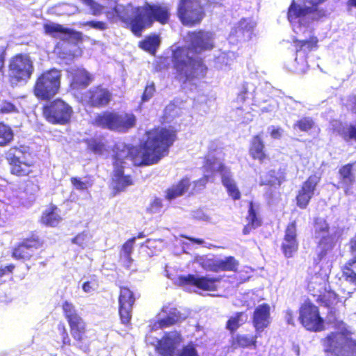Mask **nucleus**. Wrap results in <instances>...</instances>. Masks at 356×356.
Returning a JSON list of instances; mask_svg holds the SVG:
<instances>
[{
	"label": "nucleus",
	"instance_id": "dca6fc26",
	"mask_svg": "<svg viewBox=\"0 0 356 356\" xmlns=\"http://www.w3.org/2000/svg\"><path fill=\"white\" fill-rule=\"evenodd\" d=\"M321 181V177L316 174L309 175L300 185L296 196V202L301 209H306L315 194Z\"/></svg>",
	"mask_w": 356,
	"mask_h": 356
},
{
	"label": "nucleus",
	"instance_id": "603ef678",
	"mask_svg": "<svg viewBox=\"0 0 356 356\" xmlns=\"http://www.w3.org/2000/svg\"><path fill=\"white\" fill-rule=\"evenodd\" d=\"M156 91L155 85L153 82L147 84L144 89V91L141 96V100L143 102L149 101L154 95Z\"/></svg>",
	"mask_w": 356,
	"mask_h": 356
},
{
	"label": "nucleus",
	"instance_id": "58836bf2",
	"mask_svg": "<svg viewBox=\"0 0 356 356\" xmlns=\"http://www.w3.org/2000/svg\"><path fill=\"white\" fill-rule=\"evenodd\" d=\"M136 237H132L126 241L122 245L120 252V259L127 262L129 266L133 261L131 254L134 250V244Z\"/></svg>",
	"mask_w": 356,
	"mask_h": 356
},
{
	"label": "nucleus",
	"instance_id": "4c0bfd02",
	"mask_svg": "<svg viewBox=\"0 0 356 356\" xmlns=\"http://www.w3.org/2000/svg\"><path fill=\"white\" fill-rule=\"evenodd\" d=\"M217 273L220 271L236 272L239 262L233 256H228L222 259H218Z\"/></svg>",
	"mask_w": 356,
	"mask_h": 356
},
{
	"label": "nucleus",
	"instance_id": "864d4df0",
	"mask_svg": "<svg viewBox=\"0 0 356 356\" xmlns=\"http://www.w3.org/2000/svg\"><path fill=\"white\" fill-rule=\"evenodd\" d=\"M177 356H199L197 350L193 345H186L177 351Z\"/></svg>",
	"mask_w": 356,
	"mask_h": 356
},
{
	"label": "nucleus",
	"instance_id": "ddd939ff",
	"mask_svg": "<svg viewBox=\"0 0 356 356\" xmlns=\"http://www.w3.org/2000/svg\"><path fill=\"white\" fill-rule=\"evenodd\" d=\"M112 99L111 91L102 83L90 88L80 96V101L82 103L95 108L108 106Z\"/></svg>",
	"mask_w": 356,
	"mask_h": 356
},
{
	"label": "nucleus",
	"instance_id": "e433bc0d",
	"mask_svg": "<svg viewBox=\"0 0 356 356\" xmlns=\"http://www.w3.org/2000/svg\"><path fill=\"white\" fill-rule=\"evenodd\" d=\"M316 302L327 308H331L339 302L338 295L328 288L316 299Z\"/></svg>",
	"mask_w": 356,
	"mask_h": 356
},
{
	"label": "nucleus",
	"instance_id": "423d86ee",
	"mask_svg": "<svg viewBox=\"0 0 356 356\" xmlns=\"http://www.w3.org/2000/svg\"><path fill=\"white\" fill-rule=\"evenodd\" d=\"M92 124L102 129L125 133L136 124V117L132 113L120 114L115 111H104L97 113Z\"/></svg>",
	"mask_w": 356,
	"mask_h": 356
},
{
	"label": "nucleus",
	"instance_id": "b1692460",
	"mask_svg": "<svg viewBox=\"0 0 356 356\" xmlns=\"http://www.w3.org/2000/svg\"><path fill=\"white\" fill-rule=\"evenodd\" d=\"M44 33L53 38H58L61 35L65 37L60 38L62 40H69L70 38L77 42L83 40L82 33L64 27L61 24L49 22L43 24Z\"/></svg>",
	"mask_w": 356,
	"mask_h": 356
},
{
	"label": "nucleus",
	"instance_id": "c9c22d12",
	"mask_svg": "<svg viewBox=\"0 0 356 356\" xmlns=\"http://www.w3.org/2000/svg\"><path fill=\"white\" fill-rule=\"evenodd\" d=\"M341 271L346 281L356 284V254L345 263Z\"/></svg>",
	"mask_w": 356,
	"mask_h": 356
},
{
	"label": "nucleus",
	"instance_id": "de8ad7c7",
	"mask_svg": "<svg viewBox=\"0 0 356 356\" xmlns=\"http://www.w3.org/2000/svg\"><path fill=\"white\" fill-rule=\"evenodd\" d=\"M315 234L320 236L329 234L330 227L324 219L316 218L314 220Z\"/></svg>",
	"mask_w": 356,
	"mask_h": 356
},
{
	"label": "nucleus",
	"instance_id": "ea45409f",
	"mask_svg": "<svg viewBox=\"0 0 356 356\" xmlns=\"http://www.w3.org/2000/svg\"><path fill=\"white\" fill-rule=\"evenodd\" d=\"M222 183L226 188L229 195L234 200H238L241 198V193L229 175H222Z\"/></svg>",
	"mask_w": 356,
	"mask_h": 356
},
{
	"label": "nucleus",
	"instance_id": "3c124183",
	"mask_svg": "<svg viewBox=\"0 0 356 356\" xmlns=\"http://www.w3.org/2000/svg\"><path fill=\"white\" fill-rule=\"evenodd\" d=\"M218 259L213 258L202 259L200 266L206 270L217 273Z\"/></svg>",
	"mask_w": 356,
	"mask_h": 356
},
{
	"label": "nucleus",
	"instance_id": "f704fd0d",
	"mask_svg": "<svg viewBox=\"0 0 356 356\" xmlns=\"http://www.w3.org/2000/svg\"><path fill=\"white\" fill-rule=\"evenodd\" d=\"M296 53L302 51H311L318 48V39L315 35H311L307 40L293 39Z\"/></svg>",
	"mask_w": 356,
	"mask_h": 356
},
{
	"label": "nucleus",
	"instance_id": "680f3d73",
	"mask_svg": "<svg viewBox=\"0 0 356 356\" xmlns=\"http://www.w3.org/2000/svg\"><path fill=\"white\" fill-rule=\"evenodd\" d=\"M181 236L190 242L197 245H202L204 242L202 238H194L186 235H181Z\"/></svg>",
	"mask_w": 356,
	"mask_h": 356
},
{
	"label": "nucleus",
	"instance_id": "5fc2aeb1",
	"mask_svg": "<svg viewBox=\"0 0 356 356\" xmlns=\"http://www.w3.org/2000/svg\"><path fill=\"white\" fill-rule=\"evenodd\" d=\"M17 112V108L14 104L8 101H3L0 106V113H11Z\"/></svg>",
	"mask_w": 356,
	"mask_h": 356
},
{
	"label": "nucleus",
	"instance_id": "6ab92c4d",
	"mask_svg": "<svg viewBox=\"0 0 356 356\" xmlns=\"http://www.w3.org/2000/svg\"><path fill=\"white\" fill-rule=\"evenodd\" d=\"M312 14V21H318L325 17V12L323 9H318L315 7H302L298 5L295 0H292L287 10V19L292 23L297 19L304 17L308 15Z\"/></svg>",
	"mask_w": 356,
	"mask_h": 356
},
{
	"label": "nucleus",
	"instance_id": "c85d7f7f",
	"mask_svg": "<svg viewBox=\"0 0 356 356\" xmlns=\"http://www.w3.org/2000/svg\"><path fill=\"white\" fill-rule=\"evenodd\" d=\"M355 163H348L341 165L338 171L339 183L345 188L344 192L348 193V191L355 182V177L353 173Z\"/></svg>",
	"mask_w": 356,
	"mask_h": 356
},
{
	"label": "nucleus",
	"instance_id": "4be33fe9",
	"mask_svg": "<svg viewBox=\"0 0 356 356\" xmlns=\"http://www.w3.org/2000/svg\"><path fill=\"white\" fill-rule=\"evenodd\" d=\"M160 312L166 316L163 318L152 321L149 325L150 331L170 327L181 320V313L170 304L163 305Z\"/></svg>",
	"mask_w": 356,
	"mask_h": 356
},
{
	"label": "nucleus",
	"instance_id": "37998d69",
	"mask_svg": "<svg viewBox=\"0 0 356 356\" xmlns=\"http://www.w3.org/2000/svg\"><path fill=\"white\" fill-rule=\"evenodd\" d=\"M318 245L323 248L318 254L319 259L321 260L327 254V250L332 249L334 246L333 237L330 234L322 236L318 242Z\"/></svg>",
	"mask_w": 356,
	"mask_h": 356
},
{
	"label": "nucleus",
	"instance_id": "f03ea898",
	"mask_svg": "<svg viewBox=\"0 0 356 356\" xmlns=\"http://www.w3.org/2000/svg\"><path fill=\"white\" fill-rule=\"evenodd\" d=\"M79 1L89 8L93 16L105 14L111 22L118 18L136 37H141L143 31L152 27L156 22L161 25L169 23L171 16L170 8L161 3L145 2L143 6L134 8L131 17H126L121 15V6L116 5L111 10L104 11V6L95 0Z\"/></svg>",
	"mask_w": 356,
	"mask_h": 356
},
{
	"label": "nucleus",
	"instance_id": "a878e982",
	"mask_svg": "<svg viewBox=\"0 0 356 356\" xmlns=\"http://www.w3.org/2000/svg\"><path fill=\"white\" fill-rule=\"evenodd\" d=\"M63 217L60 209L54 204H49L42 211L40 222L47 227H57L62 221Z\"/></svg>",
	"mask_w": 356,
	"mask_h": 356
},
{
	"label": "nucleus",
	"instance_id": "052dcab7",
	"mask_svg": "<svg viewBox=\"0 0 356 356\" xmlns=\"http://www.w3.org/2000/svg\"><path fill=\"white\" fill-rule=\"evenodd\" d=\"M282 129L280 127H273L270 131V135L273 138L279 139L282 136Z\"/></svg>",
	"mask_w": 356,
	"mask_h": 356
},
{
	"label": "nucleus",
	"instance_id": "6e6552de",
	"mask_svg": "<svg viewBox=\"0 0 356 356\" xmlns=\"http://www.w3.org/2000/svg\"><path fill=\"white\" fill-rule=\"evenodd\" d=\"M35 71L33 62L26 54H17L9 60L8 80L11 86L26 83Z\"/></svg>",
	"mask_w": 356,
	"mask_h": 356
},
{
	"label": "nucleus",
	"instance_id": "8fccbe9b",
	"mask_svg": "<svg viewBox=\"0 0 356 356\" xmlns=\"http://www.w3.org/2000/svg\"><path fill=\"white\" fill-rule=\"evenodd\" d=\"M58 330L60 332V335L61 337L62 341V348H65L66 346H72V341L70 337V335L67 332V330L63 323H59L58 325Z\"/></svg>",
	"mask_w": 356,
	"mask_h": 356
},
{
	"label": "nucleus",
	"instance_id": "0e129e2a",
	"mask_svg": "<svg viewBox=\"0 0 356 356\" xmlns=\"http://www.w3.org/2000/svg\"><path fill=\"white\" fill-rule=\"evenodd\" d=\"M248 93V88L246 85H243L238 93V98L242 101L245 100V95Z\"/></svg>",
	"mask_w": 356,
	"mask_h": 356
},
{
	"label": "nucleus",
	"instance_id": "7c9ffc66",
	"mask_svg": "<svg viewBox=\"0 0 356 356\" xmlns=\"http://www.w3.org/2000/svg\"><path fill=\"white\" fill-rule=\"evenodd\" d=\"M327 288H329L327 280L319 275L312 277L307 285L309 293L314 298H317Z\"/></svg>",
	"mask_w": 356,
	"mask_h": 356
},
{
	"label": "nucleus",
	"instance_id": "0eeeda50",
	"mask_svg": "<svg viewBox=\"0 0 356 356\" xmlns=\"http://www.w3.org/2000/svg\"><path fill=\"white\" fill-rule=\"evenodd\" d=\"M62 74L56 68L46 70L40 73L33 86L34 96L39 100L49 101L60 91Z\"/></svg>",
	"mask_w": 356,
	"mask_h": 356
},
{
	"label": "nucleus",
	"instance_id": "9d476101",
	"mask_svg": "<svg viewBox=\"0 0 356 356\" xmlns=\"http://www.w3.org/2000/svg\"><path fill=\"white\" fill-rule=\"evenodd\" d=\"M44 245V240L37 231H32L29 234L17 243L11 250V257L22 261H31L33 259H40V254H35V252L42 249Z\"/></svg>",
	"mask_w": 356,
	"mask_h": 356
},
{
	"label": "nucleus",
	"instance_id": "39448f33",
	"mask_svg": "<svg viewBox=\"0 0 356 356\" xmlns=\"http://www.w3.org/2000/svg\"><path fill=\"white\" fill-rule=\"evenodd\" d=\"M62 310L76 346L86 352L89 349V343L86 342L88 332L87 323L72 302L67 300L64 301L62 304Z\"/></svg>",
	"mask_w": 356,
	"mask_h": 356
},
{
	"label": "nucleus",
	"instance_id": "c03bdc74",
	"mask_svg": "<svg viewBox=\"0 0 356 356\" xmlns=\"http://www.w3.org/2000/svg\"><path fill=\"white\" fill-rule=\"evenodd\" d=\"M13 138V133L10 127L0 122V145L3 146L8 144Z\"/></svg>",
	"mask_w": 356,
	"mask_h": 356
},
{
	"label": "nucleus",
	"instance_id": "09e8293b",
	"mask_svg": "<svg viewBox=\"0 0 356 356\" xmlns=\"http://www.w3.org/2000/svg\"><path fill=\"white\" fill-rule=\"evenodd\" d=\"M70 182L73 187L79 191L87 190L89 187L92 185V181H83L81 178L76 177H72L70 178Z\"/></svg>",
	"mask_w": 356,
	"mask_h": 356
},
{
	"label": "nucleus",
	"instance_id": "49530a36",
	"mask_svg": "<svg viewBox=\"0 0 356 356\" xmlns=\"http://www.w3.org/2000/svg\"><path fill=\"white\" fill-rule=\"evenodd\" d=\"M315 122L310 117H303L296 122L293 127L301 131H309L314 127Z\"/></svg>",
	"mask_w": 356,
	"mask_h": 356
},
{
	"label": "nucleus",
	"instance_id": "9b49d317",
	"mask_svg": "<svg viewBox=\"0 0 356 356\" xmlns=\"http://www.w3.org/2000/svg\"><path fill=\"white\" fill-rule=\"evenodd\" d=\"M298 314V321L307 331L320 332L325 330V321L321 316L320 309L309 298L300 305Z\"/></svg>",
	"mask_w": 356,
	"mask_h": 356
},
{
	"label": "nucleus",
	"instance_id": "4468645a",
	"mask_svg": "<svg viewBox=\"0 0 356 356\" xmlns=\"http://www.w3.org/2000/svg\"><path fill=\"white\" fill-rule=\"evenodd\" d=\"M182 342L183 337L180 332H165L156 341L154 350L159 356H177L179 347Z\"/></svg>",
	"mask_w": 356,
	"mask_h": 356
},
{
	"label": "nucleus",
	"instance_id": "bb28decb",
	"mask_svg": "<svg viewBox=\"0 0 356 356\" xmlns=\"http://www.w3.org/2000/svg\"><path fill=\"white\" fill-rule=\"evenodd\" d=\"M260 334L254 335L247 334H237L233 336L229 341V347L233 350L238 348H254L257 347V338Z\"/></svg>",
	"mask_w": 356,
	"mask_h": 356
},
{
	"label": "nucleus",
	"instance_id": "f257e3e1",
	"mask_svg": "<svg viewBox=\"0 0 356 356\" xmlns=\"http://www.w3.org/2000/svg\"><path fill=\"white\" fill-rule=\"evenodd\" d=\"M145 138L138 145L115 146L113 158V181L118 191H123L134 184L132 176L124 175L125 159L129 158L135 166H147L158 163L169 154L170 149L177 139V131L173 128L156 126L145 133Z\"/></svg>",
	"mask_w": 356,
	"mask_h": 356
},
{
	"label": "nucleus",
	"instance_id": "72a5a7b5",
	"mask_svg": "<svg viewBox=\"0 0 356 356\" xmlns=\"http://www.w3.org/2000/svg\"><path fill=\"white\" fill-rule=\"evenodd\" d=\"M190 183L188 179H182L176 184L172 185L166 191L165 198L168 200H173L182 195L189 188Z\"/></svg>",
	"mask_w": 356,
	"mask_h": 356
},
{
	"label": "nucleus",
	"instance_id": "338daca9",
	"mask_svg": "<svg viewBox=\"0 0 356 356\" xmlns=\"http://www.w3.org/2000/svg\"><path fill=\"white\" fill-rule=\"evenodd\" d=\"M82 289L86 293H89L92 291V286L91 285V282L89 281L83 282L82 285Z\"/></svg>",
	"mask_w": 356,
	"mask_h": 356
},
{
	"label": "nucleus",
	"instance_id": "2f4dec72",
	"mask_svg": "<svg viewBox=\"0 0 356 356\" xmlns=\"http://www.w3.org/2000/svg\"><path fill=\"white\" fill-rule=\"evenodd\" d=\"M161 43L160 38L156 34H152L146 36L143 40L138 42V47L154 56Z\"/></svg>",
	"mask_w": 356,
	"mask_h": 356
},
{
	"label": "nucleus",
	"instance_id": "e2e57ef3",
	"mask_svg": "<svg viewBox=\"0 0 356 356\" xmlns=\"http://www.w3.org/2000/svg\"><path fill=\"white\" fill-rule=\"evenodd\" d=\"M285 318L288 324L294 325L293 312L291 310L286 311Z\"/></svg>",
	"mask_w": 356,
	"mask_h": 356
},
{
	"label": "nucleus",
	"instance_id": "6e6d98bb",
	"mask_svg": "<svg viewBox=\"0 0 356 356\" xmlns=\"http://www.w3.org/2000/svg\"><path fill=\"white\" fill-rule=\"evenodd\" d=\"M83 26H88L97 30L104 31L107 29V25L102 21L90 20L82 24Z\"/></svg>",
	"mask_w": 356,
	"mask_h": 356
},
{
	"label": "nucleus",
	"instance_id": "473e14b6",
	"mask_svg": "<svg viewBox=\"0 0 356 356\" xmlns=\"http://www.w3.org/2000/svg\"><path fill=\"white\" fill-rule=\"evenodd\" d=\"M285 181L286 173L284 170L280 169L278 171L270 170L267 172L266 179L262 182V185L280 187Z\"/></svg>",
	"mask_w": 356,
	"mask_h": 356
},
{
	"label": "nucleus",
	"instance_id": "a211bd4d",
	"mask_svg": "<svg viewBox=\"0 0 356 356\" xmlns=\"http://www.w3.org/2000/svg\"><path fill=\"white\" fill-rule=\"evenodd\" d=\"M136 298L132 290L128 286H120L118 297V313L121 323L128 326L132 317V309Z\"/></svg>",
	"mask_w": 356,
	"mask_h": 356
},
{
	"label": "nucleus",
	"instance_id": "f8f14e48",
	"mask_svg": "<svg viewBox=\"0 0 356 356\" xmlns=\"http://www.w3.org/2000/svg\"><path fill=\"white\" fill-rule=\"evenodd\" d=\"M177 15L184 26L193 27L202 22L206 13L201 0H179Z\"/></svg>",
	"mask_w": 356,
	"mask_h": 356
},
{
	"label": "nucleus",
	"instance_id": "412c9836",
	"mask_svg": "<svg viewBox=\"0 0 356 356\" xmlns=\"http://www.w3.org/2000/svg\"><path fill=\"white\" fill-rule=\"evenodd\" d=\"M94 81V76L85 68H76L71 74L70 88L79 97L81 90L88 88Z\"/></svg>",
	"mask_w": 356,
	"mask_h": 356
},
{
	"label": "nucleus",
	"instance_id": "a19ab883",
	"mask_svg": "<svg viewBox=\"0 0 356 356\" xmlns=\"http://www.w3.org/2000/svg\"><path fill=\"white\" fill-rule=\"evenodd\" d=\"M355 101L352 104V111L356 115V96L354 97ZM341 136L343 139L346 141L356 142V124H350L346 127H344L341 132Z\"/></svg>",
	"mask_w": 356,
	"mask_h": 356
},
{
	"label": "nucleus",
	"instance_id": "cd10ccee",
	"mask_svg": "<svg viewBox=\"0 0 356 356\" xmlns=\"http://www.w3.org/2000/svg\"><path fill=\"white\" fill-rule=\"evenodd\" d=\"M247 224L243 228V234L248 235L253 229L262 225V218L260 216L259 207L255 206L253 202L248 204V214L246 216Z\"/></svg>",
	"mask_w": 356,
	"mask_h": 356
},
{
	"label": "nucleus",
	"instance_id": "69168bd1",
	"mask_svg": "<svg viewBox=\"0 0 356 356\" xmlns=\"http://www.w3.org/2000/svg\"><path fill=\"white\" fill-rule=\"evenodd\" d=\"M307 2L312 5V7L318 8V6L326 1L327 0H306Z\"/></svg>",
	"mask_w": 356,
	"mask_h": 356
},
{
	"label": "nucleus",
	"instance_id": "4d7b16f0",
	"mask_svg": "<svg viewBox=\"0 0 356 356\" xmlns=\"http://www.w3.org/2000/svg\"><path fill=\"white\" fill-rule=\"evenodd\" d=\"M163 207L162 200L159 197H155L150 203L149 211L152 213H156L161 210Z\"/></svg>",
	"mask_w": 356,
	"mask_h": 356
},
{
	"label": "nucleus",
	"instance_id": "1a4fd4ad",
	"mask_svg": "<svg viewBox=\"0 0 356 356\" xmlns=\"http://www.w3.org/2000/svg\"><path fill=\"white\" fill-rule=\"evenodd\" d=\"M41 110L45 120L54 125L69 124L74 115L72 106L60 97L49 100Z\"/></svg>",
	"mask_w": 356,
	"mask_h": 356
},
{
	"label": "nucleus",
	"instance_id": "7ed1b4c3",
	"mask_svg": "<svg viewBox=\"0 0 356 356\" xmlns=\"http://www.w3.org/2000/svg\"><path fill=\"white\" fill-rule=\"evenodd\" d=\"M188 47H178L172 53V66L176 71V79L184 83L206 76L208 67L202 58L190 56V51L201 54L214 47L211 33L203 30L188 33Z\"/></svg>",
	"mask_w": 356,
	"mask_h": 356
},
{
	"label": "nucleus",
	"instance_id": "bf43d9fd",
	"mask_svg": "<svg viewBox=\"0 0 356 356\" xmlns=\"http://www.w3.org/2000/svg\"><path fill=\"white\" fill-rule=\"evenodd\" d=\"M216 163V158H205L204 161V167L208 171H212Z\"/></svg>",
	"mask_w": 356,
	"mask_h": 356
},
{
	"label": "nucleus",
	"instance_id": "5701e85b",
	"mask_svg": "<svg viewBox=\"0 0 356 356\" xmlns=\"http://www.w3.org/2000/svg\"><path fill=\"white\" fill-rule=\"evenodd\" d=\"M270 323V307L269 304L262 303L257 306L252 316V323L255 333L260 334L269 327Z\"/></svg>",
	"mask_w": 356,
	"mask_h": 356
},
{
	"label": "nucleus",
	"instance_id": "a18cd8bd",
	"mask_svg": "<svg viewBox=\"0 0 356 356\" xmlns=\"http://www.w3.org/2000/svg\"><path fill=\"white\" fill-rule=\"evenodd\" d=\"M340 356H356V339L353 338L351 331Z\"/></svg>",
	"mask_w": 356,
	"mask_h": 356
},
{
	"label": "nucleus",
	"instance_id": "f3484780",
	"mask_svg": "<svg viewBox=\"0 0 356 356\" xmlns=\"http://www.w3.org/2000/svg\"><path fill=\"white\" fill-rule=\"evenodd\" d=\"M21 151L17 147H12L6 154V160L10 165V172L16 177H22L30 176L35 171L33 162L23 161L16 152Z\"/></svg>",
	"mask_w": 356,
	"mask_h": 356
},
{
	"label": "nucleus",
	"instance_id": "13d9d810",
	"mask_svg": "<svg viewBox=\"0 0 356 356\" xmlns=\"http://www.w3.org/2000/svg\"><path fill=\"white\" fill-rule=\"evenodd\" d=\"M15 268V265L13 264L0 267V277L12 273Z\"/></svg>",
	"mask_w": 356,
	"mask_h": 356
},
{
	"label": "nucleus",
	"instance_id": "774afa93",
	"mask_svg": "<svg viewBox=\"0 0 356 356\" xmlns=\"http://www.w3.org/2000/svg\"><path fill=\"white\" fill-rule=\"evenodd\" d=\"M216 171L218 172H220V173H224V172H227L228 170H227V167L225 165V164L220 163L218 164V168L216 170Z\"/></svg>",
	"mask_w": 356,
	"mask_h": 356
},
{
	"label": "nucleus",
	"instance_id": "79ce46f5",
	"mask_svg": "<svg viewBox=\"0 0 356 356\" xmlns=\"http://www.w3.org/2000/svg\"><path fill=\"white\" fill-rule=\"evenodd\" d=\"M244 314L243 312H237L230 316L226 322L225 328L229 331L231 334H234L244 323L242 317Z\"/></svg>",
	"mask_w": 356,
	"mask_h": 356
},
{
	"label": "nucleus",
	"instance_id": "20e7f679",
	"mask_svg": "<svg viewBox=\"0 0 356 356\" xmlns=\"http://www.w3.org/2000/svg\"><path fill=\"white\" fill-rule=\"evenodd\" d=\"M335 313L334 310L327 312L328 321L334 331L328 333L321 340L323 350L328 356L341 355L350 332L346 323L336 318Z\"/></svg>",
	"mask_w": 356,
	"mask_h": 356
},
{
	"label": "nucleus",
	"instance_id": "2eb2a0df",
	"mask_svg": "<svg viewBox=\"0 0 356 356\" xmlns=\"http://www.w3.org/2000/svg\"><path fill=\"white\" fill-rule=\"evenodd\" d=\"M222 281L221 276L211 277L209 275L195 276L193 274L179 277L181 285L194 286L204 291H215Z\"/></svg>",
	"mask_w": 356,
	"mask_h": 356
},
{
	"label": "nucleus",
	"instance_id": "393cba45",
	"mask_svg": "<svg viewBox=\"0 0 356 356\" xmlns=\"http://www.w3.org/2000/svg\"><path fill=\"white\" fill-rule=\"evenodd\" d=\"M248 152L253 160H257L260 163L269 160V156L266 152L264 141L260 134L254 135L251 138Z\"/></svg>",
	"mask_w": 356,
	"mask_h": 356
},
{
	"label": "nucleus",
	"instance_id": "c756f323",
	"mask_svg": "<svg viewBox=\"0 0 356 356\" xmlns=\"http://www.w3.org/2000/svg\"><path fill=\"white\" fill-rule=\"evenodd\" d=\"M83 142L86 145V150L95 155L101 156L108 152L107 141L102 136L87 138Z\"/></svg>",
	"mask_w": 356,
	"mask_h": 356
},
{
	"label": "nucleus",
	"instance_id": "aec40b11",
	"mask_svg": "<svg viewBox=\"0 0 356 356\" xmlns=\"http://www.w3.org/2000/svg\"><path fill=\"white\" fill-rule=\"evenodd\" d=\"M299 248L297 234L296 221L293 220L288 223L284 230V235L281 244V250L286 258H291Z\"/></svg>",
	"mask_w": 356,
	"mask_h": 356
}]
</instances>
